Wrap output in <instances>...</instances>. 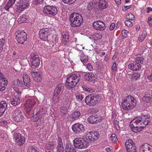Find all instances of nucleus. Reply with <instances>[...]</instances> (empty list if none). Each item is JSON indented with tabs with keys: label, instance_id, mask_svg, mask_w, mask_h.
<instances>
[{
	"label": "nucleus",
	"instance_id": "nucleus-46",
	"mask_svg": "<svg viewBox=\"0 0 152 152\" xmlns=\"http://www.w3.org/2000/svg\"><path fill=\"white\" fill-rule=\"evenodd\" d=\"M110 140L113 143H116L117 140V137L114 134H112L111 136Z\"/></svg>",
	"mask_w": 152,
	"mask_h": 152
},
{
	"label": "nucleus",
	"instance_id": "nucleus-54",
	"mask_svg": "<svg viewBox=\"0 0 152 152\" xmlns=\"http://www.w3.org/2000/svg\"><path fill=\"white\" fill-rule=\"evenodd\" d=\"M4 44V40L3 39H0V52L2 50V47Z\"/></svg>",
	"mask_w": 152,
	"mask_h": 152
},
{
	"label": "nucleus",
	"instance_id": "nucleus-19",
	"mask_svg": "<svg viewBox=\"0 0 152 152\" xmlns=\"http://www.w3.org/2000/svg\"><path fill=\"white\" fill-rule=\"evenodd\" d=\"M151 146L147 143L141 145L140 148V152H152Z\"/></svg>",
	"mask_w": 152,
	"mask_h": 152
},
{
	"label": "nucleus",
	"instance_id": "nucleus-8",
	"mask_svg": "<svg viewBox=\"0 0 152 152\" xmlns=\"http://www.w3.org/2000/svg\"><path fill=\"white\" fill-rule=\"evenodd\" d=\"M96 96V97L94 96L93 94H89L88 95L85 99V102L86 104L90 106H93L97 104L100 100L99 98L97 99Z\"/></svg>",
	"mask_w": 152,
	"mask_h": 152
},
{
	"label": "nucleus",
	"instance_id": "nucleus-18",
	"mask_svg": "<svg viewBox=\"0 0 152 152\" xmlns=\"http://www.w3.org/2000/svg\"><path fill=\"white\" fill-rule=\"evenodd\" d=\"M35 103L36 102L34 99L32 97H30L27 100L25 104V107L26 109L28 110V111H30Z\"/></svg>",
	"mask_w": 152,
	"mask_h": 152
},
{
	"label": "nucleus",
	"instance_id": "nucleus-58",
	"mask_svg": "<svg viewBox=\"0 0 152 152\" xmlns=\"http://www.w3.org/2000/svg\"><path fill=\"white\" fill-rule=\"evenodd\" d=\"M147 23L150 26H152V16H151L148 18Z\"/></svg>",
	"mask_w": 152,
	"mask_h": 152
},
{
	"label": "nucleus",
	"instance_id": "nucleus-25",
	"mask_svg": "<svg viewBox=\"0 0 152 152\" xmlns=\"http://www.w3.org/2000/svg\"><path fill=\"white\" fill-rule=\"evenodd\" d=\"M57 150L58 152H63L64 148L62 142L61 138L60 137H58L57 140Z\"/></svg>",
	"mask_w": 152,
	"mask_h": 152
},
{
	"label": "nucleus",
	"instance_id": "nucleus-52",
	"mask_svg": "<svg viewBox=\"0 0 152 152\" xmlns=\"http://www.w3.org/2000/svg\"><path fill=\"white\" fill-rule=\"evenodd\" d=\"M142 62L143 59L141 57H137L136 58L135 62H137V63H138L141 65L142 63Z\"/></svg>",
	"mask_w": 152,
	"mask_h": 152
},
{
	"label": "nucleus",
	"instance_id": "nucleus-33",
	"mask_svg": "<svg viewBox=\"0 0 152 152\" xmlns=\"http://www.w3.org/2000/svg\"><path fill=\"white\" fill-rule=\"evenodd\" d=\"M147 34V33L145 31H143L140 34L138 37V40L140 42H142L144 40Z\"/></svg>",
	"mask_w": 152,
	"mask_h": 152
},
{
	"label": "nucleus",
	"instance_id": "nucleus-11",
	"mask_svg": "<svg viewBox=\"0 0 152 152\" xmlns=\"http://www.w3.org/2000/svg\"><path fill=\"white\" fill-rule=\"evenodd\" d=\"M50 33V31L49 29L44 28L40 30L39 34L41 39L44 41H46L48 40V37Z\"/></svg>",
	"mask_w": 152,
	"mask_h": 152
},
{
	"label": "nucleus",
	"instance_id": "nucleus-15",
	"mask_svg": "<svg viewBox=\"0 0 152 152\" xmlns=\"http://www.w3.org/2000/svg\"><path fill=\"white\" fill-rule=\"evenodd\" d=\"M92 26L94 29L98 30H103L106 28L104 23L100 21L94 22Z\"/></svg>",
	"mask_w": 152,
	"mask_h": 152
},
{
	"label": "nucleus",
	"instance_id": "nucleus-2",
	"mask_svg": "<svg viewBox=\"0 0 152 152\" xmlns=\"http://www.w3.org/2000/svg\"><path fill=\"white\" fill-rule=\"evenodd\" d=\"M136 105V100L132 96L128 95L122 99L121 106L123 109L128 111L132 109Z\"/></svg>",
	"mask_w": 152,
	"mask_h": 152
},
{
	"label": "nucleus",
	"instance_id": "nucleus-12",
	"mask_svg": "<svg viewBox=\"0 0 152 152\" xmlns=\"http://www.w3.org/2000/svg\"><path fill=\"white\" fill-rule=\"evenodd\" d=\"M125 146L127 152H136V146L132 140H127L125 143Z\"/></svg>",
	"mask_w": 152,
	"mask_h": 152
},
{
	"label": "nucleus",
	"instance_id": "nucleus-35",
	"mask_svg": "<svg viewBox=\"0 0 152 152\" xmlns=\"http://www.w3.org/2000/svg\"><path fill=\"white\" fill-rule=\"evenodd\" d=\"M62 102L64 106L68 107L70 104L71 101L68 97H66L63 99Z\"/></svg>",
	"mask_w": 152,
	"mask_h": 152
},
{
	"label": "nucleus",
	"instance_id": "nucleus-17",
	"mask_svg": "<svg viewBox=\"0 0 152 152\" xmlns=\"http://www.w3.org/2000/svg\"><path fill=\"white\" fill-rule=\"evenodd\" d=\"M14 118L16 122L21 121L23 118V116L21 114V110L19 109H17L14 112Z\"/></svg>",
	"mask_w": 152,
	"mask_h": 152
},
{
	"label": "nucleus",
	"instance_id": "nucleus-44",
	"mask_svg": "<svg viewBox=\"0 0 152 152\" xmlns=\"http://www.w3.org/2000/svg\"><path fill=\"white\" fill-rule=\"evenodd\" d=\"M60 95L54 93L53 97V100L54 103H56L58 102Z\"/></svg>",
	"mask_w": 152,
	"mask_h": 152
},
{
	"label": "nucleus",
	"instance_id": "nucleus-27",
	"mask_svg": "<svg viewBox=\"0 0 152 152\" xmlns=\"http://www.w3.org/2000/svg\"><path fill=\"white\" fill-rule=\"evenodd\" d=\"M98 5L100 10L105 9L108 6L107 3L105 0H99Z\"/></svg>",
	"mask_w": 152,
	"mask_h": 152
},
{
	"label": "nucleus",
	"instance_id": "nucleus-38",
	"mask_svg": "<svg viewBox=\"0 0 152 152\" xmlns=\"http://www.w3.org/2000/svg\"><path fill=\"white\" fill-rule=\"evenodd\" d=\"M7 83V80H6L5 81H0V91H2L5 90Z\"/></svg>",
	"mask_w": 152,
	"mask_h": 152
},
{
	"label": "nucleus",
	"instance_id": "nucleus-48",
	"mask_svg": "<svg viewBox=\"0 0 152 152\" xmlns=\"http://www.w3.org/2000/svg\"><path fill=\"white\" fill-rule=\"evenodd\" d=\"M21 135L19 133H16L13 134V139L15 141H18V139L21 137Z\"/></svg>",
	"mask_w": 152,
	"mask_h": 152
},
{
	"label": "nucleus",
	"instance_id": "nucleus-59",
	"mask_svg": "<svg viewBox=\"0 0 152 152\" xmlns=\"http://www.w3.org/2000/svg\"><path fill=\"white\" fill-rule=\"evenodd\" d=\"M6 78L4 77L2 73L0 72V81H5Z\"/></svg>",
	"mask_w": 152,
	"mask_h": 152
},
{
	"label": "nucleus",
	"instance_id": "nucleus-43",
	"mask_svg": "<svg viewBox=\"0 0 152 152\" xmlns=\"http://www.w3.org/2000/svg\"><path fill=\"white\" fill-rule=\"evenodd\" d=\"M114 128L117 130H119L120 129L122 128L119 123V122L116 120L114 121Z\"/></svg>",
	"mask_w": 152,
	"mask_h": 152
},
{
	"label": "nucleus",
	"instance_id": "nucleus-14",
	"mask_svg": "<svg viewBox=\"0 0 152 152\" xmlns=\"http://www.w3.org/2000/svg\"><path fill=\"white\" fill-rule=\"evenodd\" d=\"M45 110H44V109L42 108V110L40 109L36 113V115L37 116L36 117L35 121L37 123V124H40L43 121L44 114L45 113Z\"/></svg>",
	"mask_w": 152,
	"mask_h": 152
},
{
	"label": "nucleus",
	"instance_id": "nucleus-32",
	"mask_svg": "<svg viewBox=\"0 0 152 152\" xmlns=\"http://www.w3.org/2000/svg\"><path fill=\"white\" fill-rule=\"evenodd\" d=\"M16 0H9L4 7L5 9L7 10H8L9 8L15 3Z\"/></svg>",
	"mask_w": 152,
	"mask_h": 152
},
{
	"label": "nucleus",
	"instance_id": "nucleus-56",
	"mask_svg": "<svg viewBox=\"0 0 152 152\" xmlns=\"http://www.w3.org/2000/svg\"><path fill=\"white\" fill-rule=\"evenodd\" d=\"M44 0H34V3L36 5L41 4Z\"/></svg>",
	"mask_w": 152,
	"mask_h": 152
},
{
	"label": "nucleus",
	"instance_id": "nucleus-55",
	"mask_svg": "<svg viewBox=\"0 0 152 152\" xmlns=\"http://www.w3.org/2000/svg\"><path fill=\"white\" fill-rule=\"evenodd\" d=\"M17 83L18 86L22 88L24 87V85L23 84L22 81L20 80L19 79H18L17 80Z\"/></svg>",
	"mask_w": 152,
	"mask_h": 152
},
{
	"label": "nucleus",
	"instance_id": "nucleus-57",
	"mask_svg": "<svg viewBox=\"0 0 152 152\" xmlns=\"http://www.w3.org/2000/svg\"><path fill=\"white\" fill-rule=\"evenodd\" d=\"M117 69L116 63L115 62L113 63L112 66V70L114 71H116Z\"/></svg>",
	"mask_w": 152,
	"mask_h": 152
},
{
	"label": "nucleus",
	"instance_id": "nucleus-1",
	"mask_svg": "<svg viewBox=\"0 0 152 152\" xmlns=\"http://www.w3.org/2000/svg\"><path fill=\"white\" fill-rule=\"evenodd\" d=\"M151 118L146 115H141L134 118L130 123V126L134 132L141 131L150 123Z\"/></svg>",
	"mask_w": 152,
	"mask_h": 152
},
{
	"label": "nucleus",
	"instance_id": "nucleus-41",
	"mask_svg": "<svg viewBox=\"0 0 152 152\" xmlns=\"http://www.w3.org/2000/svg\"><path fill=\"white\" fill-rule=\"evenodd\" d=\"M94 75H93L91 73H86L85 75L84 78L86 80H92V78L93 77V76Z\"/></svg>",
	"mask_w": 152,
	"mask_h": 152
},
{
	"label": "nucleus",
	"instance_id": "nucleus-63",
	"mask_svg": "<svg viewBox=\"0 0 152 152\" xmlns=\"http://www.w3.org/2000/svg\"><path fill=\"white\" fill-rule=\"evenodd\" d=\"M115 27V24L114 23H113L111 24L110 26L109 29L110 30L112 31Z\"/></svg>",
	"mask_w": 152,
	"mask_h": 152
},
{
	"label": "nucleus",
	"instance_id": "nucleus-23",
	"mask_svg": "<svg viewBox=\"0 0 152 152\" xmlns=\"http://www.w3.org/2000/svg\"><path fill=\"white\" fill-rule=\"evenodd\" d=\"M23 80L24 86L28 87L31 84V80L27 74H25L23 76Z\"/></svg>",
	"mask_w": 152,
	"mask_h": 152
},
{
	"label": "nucleus",
	"instance_id": "nucleus-16",
	"mask_svg": "<svg viewBox=\"0 0 152 152\" xmlns=\"http://www.w3.org/2000/svg\"><path fill=\"white\" fill-rule=\"evenodd\" d=\"M72 130L76 133H80L85 130L84 126L82 124L76 123L72 126Z\"/></svg>",
	"mask_w": 152,
	"mask_h": 152
},
{
	"label": "nucleus",
	"instance_id": "nucleus-29",
	"mask_svg": "<svg viewBox=\"0 0 152 152\" xmlns=\"http://www.w3.org/2000/svg\"><path fill=\"white\" fill-rule=\"evenodd\" d=\"M80 59L82 62L84 64L88 62L89 58L88 56L85 55L83 52H81Z\"/></svg>",
	"mask_w": 152,
	"mask_h": 152
},
{
	"label": "nucleus",
	"instance_id": "nucleus-62",
	"mask_svg": "<svg viewBox=\"0 0 152 152\" xmlns=\"http://www.w3.org/2000/svg\"><path fill=\"white\" fill-rule=\"evenodd\" d=\"M76 98L79 101H80L83 98V96L81 94L77 95L76 96Z\"/></svg>",
	"mask_w": 152,
	"mask_h": 152
},
{
	"label": "nucleus",
	"instance_id": "nucleus-13",
	"mask_svg": "<svg viewBox=\"0 0 152 152\" xmlns=\"http://www.w3.org/2000/svg\"><path fill=\"white\" fill-rule=\"evenodd\" d=\"M29 5L27 0H20L19 4L17 5L15 8L16 11L20 12L23 9L26 8Z\"/></svg>",
	"mask_w": 152,
	"mask_h": 152
},
{
	"label": "nucleus",
	"instance_id": "nucleus-20",
	"mask_svg": "<svg viewBox=\"0 0 152 152\" xmlns=\"http://www.w3.org/2000/svg\"><path fill=\"white\" fill-rule=\"evenodd\" d=\"M81 115L80 113L78 111L74 112L68 117V120L73 121L78 119Z\"/></svg>",
	"mask_w": 152,
	"mask_h": 152
},
{
	"label": "nucleus",
	"instance_id": "nucleus-5",
	"mask_svg": "<svg viewBox=\"0 0 152 152\" xmlns=\"http://www.w3.org/2000/svg\"><path fill=\"white\" fill-rule=\"evenodd\" d=\"M73 144L75 148L80 149L86 148L89 145V142L83 136L82 138H76L74 140Z\"/></svg>",
	"mask_w": 152,
	"mask_h": 152
},
{
	"label": "nucleus",
	"instance_id": "nucleus-47",
	"mask_svg": "<svg viewBox=\"0 0 152 152\" xmlns=\"http://www.w3.org/2000/svg\"><path fill=\"white\" fill-rule=\"evenodd\" d=\"M94 36V39L95 40H97L102 38V34L99 33H95Z\"/></svg>",
	"mask_w": 152,
	"mask_h": 152
},
{
	"label": "nucleus",
	"instance_id": "nucleus-7",
	"mask_svg": "<svg viewBox=\"0 0 152 152\" xmlns=\"http://www.w3.org/2000/svg\"><path fill=\"white\" fill-rule=\"evenodd\" d=\"M15 38L20 44H23L27 39V34L23 30H18L15 33Z\"/></svg>",
	"mask_w": 152,
	"mask_h": 152
},
{
	"label": "nucleus",
	"instance_id": "nucleus-39",
	"mask_svg": "<svg viewBox=\"0 0 152 152\" xmlns=\"http://www.w3.org/2000/svg\"><path fill=\"white\" fill-rule=\"evenodd\" d=\"M62 34L63 40L67 42L68 41L69 38V35L68 33L66 31H63L62 32Z\"/></svg>",
	"mask_w": 152,
	"mask_h": 152
},
{
	"label": "nucleus",
	"instance_id": "nucleus-45",
	"mask_svg": "<svg viewBox=\"0 0 152 152\" xmlns=\"http://www.w3.org/2000/svg\"><path fill=\"white\" fill-rule=\"evenodd\" d=\"M96 4L97 3L94 1L90 2L88 4V9L89 10L92 9L93 8H94L95 7Z\"/></svg>",
	"mask_w": 152,
	"mask_h": 152
},
{
	"label": "nucleus",
	"instance_id": "nucleus-28",
	"mask_svg": "<svg viewBox=\"0 0 152 152\" xmlns=\"http://www.w3.org/2000/svg\"><path fill=\"white\" fill-rule=\"evenodd\" d=\"M11 104L13 106L18 105L20 103V98L18 96H15L11 100Z\"/></svg>",
	"mask_w": 152,
	"mask_h": 152
},
{
	"label": "nucleus",
	"instance_id": "nucleus-21",
	"mask_svg": "<svg viewBox=\"0 0 152 152\" xmlns=\"http://www.w3.org/2000/svg\"><path fill=\"white\" fill-rule=\"evenodd\" d=\"M100 118V117L98 115L91 116L88 119V121L90 124L97 123L101 121V120Z\"/></svg>",
	"mask_w": 152,
	"mask_h": 152
},
{
	"label": "nucleus",
	"instance_id": "nucleus-60",
	"mask_svg": "<svg viewBox=\"0 0 152 152\" xmlns=\"http://www.w3.org/2000/svg\"><path fill=\"white\" fill-rule=\"evenodd\" d=\"M28 152H38L35 148L33 147H31L28 149Z\"/></svg>",
	"mask_w": 152,
	"mask_h": 152
},
{
	"label": "nucleus",
	"instance_id": "nucleus-51",
	"mask_svg": "<svg viewBox=\"0 0 152 152\" xmlns=\"http://www.w3.org/2000/svg\"><path fill=\"white\" fill-rule=\"evenodd\" d=\"M76 0H63L64 2L67 4H71L73 3Z\"/></svg>",
	"mask_w": 152,
	"mask_h": 152
},
{
	"label": "nucleus",
	"instance_id": "nucleus-40",
	"mask_svg": "<svg viewBox=\"0 0 152 152\" xmlns=\"http://www.w3.org/2000/svg\"><path fill=\"white\" fill-rule=\"evenodd\" d=\"M18 141H15L18 145H22L25 142V139L24 137L21 136V137L18 139Z\"/></svg>",
	"mask_w": 152,
	"mask_h": 152
},
{
	"label": "nucleus",
	"instance_id": "nucleus-53",
	"mask_svg": "<svg viewBox=\"0 0 152 152\" xmlns=\"http://www.w3.org/2000/svg\"><path fill=\"white\" fill-rule=\"evenodd\" d=\"M12 87L14 89V90L17 93L18 95L21 94V92L17 87L14 86H12Z\"/></svg>",
	"mask_w": 152,
	"mask_h": 152
},
{
	"label": "nucleus",
	"instance_id": "nucleus-31",
	"mask_svg": "<svg viewBox=\"0 0 152 152\" xmlns=\"http://www.w3.org/2000/svg\"><path fill=\"white\" fill-rule=\"evenodd\" d=\"M63 88V87L62 84H59L56 87L54 91V93L59 95H61L62 92H61Z\"/></svg>",
	"mask_w": 152,
	"mask_h": 152
},
{
	"label": "nucleus",
	"instance_id": "nucleus-42",
	"mask_svg": "<svg viewBox=\"0 0 152 152\" xmlns=\"http://www.w3.org/2000/svg\"><path fill=\"white\" fill-rule=\"evenodd\" d=\"M126 18L130 20H133L135 19L134 16L131 13H128L126 16Z\"/></svg>",
	"mask_w": 152,
	"mask_h": 152
},
{
	"label": "nucleus",
	"instance_id": "nucleus-4",
	"mask_svg": "<svg viewBox=\"0 0 152 152\" xmlns=\"http://www.w3.org/2000/svg\"><path fill=\"white\" fill-rule=\"evenodd\" d=\"M69 19L71 26L74 27L80 26L83 21L82 15L76 12L71 13L69 16Z\"/></svg>",
	"mask_w": 152,
	"mask_h": 152
},
{
	"label": "nucleus",
	"instance_id": "nucleus-61",
	"mask_svg": "<svg viewBox=\"0 0 152 152\" xmlns=\"http://www.w3.org/2000/svg\"><path fill=\"white\" fill-rule=\"evenodd\" d=\"M74 149L73 148H71V147H66L65 149V152H73V150Z\"/></svg>",
	"mask_w": 152,
	"mask_h": 152
},
{
	"label": "nucleus",
	"instance_id": "nucleus-49",
	"mask_svg": "<svg viewBox=\"0 0 152 152\" xmlns=\"http://www.w3.org/2000/svg\"><path fill=\"white\" fill-rule=\"evenodd\" d=\"M130 20H126L125 21V25L128 27H130L133 26L132 23L129 21Z\"/></svg>",
	"mask_w": 152,
	"mask_h": 152
},
{
	"label": "nucleus",
	"instance_id": "nucleus-64",
	"mask_svg": "<svg viewBox=\"0 0 152 152\" xmlns=\"http://www.w3.org/2000/svg\"><path fill=\"white\" fill-rule=\"evenodd\" d=\"M87 68L90 71H91L93 70V68L92 66L90 64H88L87 66Z\"/></svg>",
	"mask_w": 152,
	"mask_h": 152
},
{
	"label": "nucleus",
	"instance_id": "nucleus-34",
	"mask_svg": "<svg viewBox=\"0 0 152 152\" xmlns=\"http://www.w3.org/2000/svg\"><path fill=\"white\" fill-rule=\"evenodd\" d=\"M68 112V108L67 107L63 105L60 109L61 115L62 116H64Z\"/></svg>",
	"mask_w": 152,
	"mask_h": 152
},
{
	"label": "nucleus",
	"instance_id": "nucleus-26",
	"mask_svg": "<svg viewBox=\"0 0 152 152\" xmlns=\"http://www.w3.org/2000/svg\"><path fill=\"white\" fill-rule=\"evenodd\" d=\"M30 73L35 81L38 82L40 81L41 80V77L39 73L31 71Z\"/></svg>",
	"mask_w": 152,
	"mask_h": 152
},
{
	"label": "nucleus",
	"instance_id": "nucleus-30",
	"mask_svg": "<svg viewBox=\"0 0 152 152\" xmlns=\"http://www.w3.org/2000/svg\"><path fill=\"white\" fill-rule=\"evenodd\" d=\"M142 100L147 103H150L152 101V95L150 94L145 95L142 97Z\"/></svg>",
	"mask_w": 152,
	"mask_h": 152
},
{
	"label": "nucleus",
	"instance_id": "nucleus-50",
	"mask_svg": "<svg viewBox=\"0 0 152 152\" xmlns=\"http://www.w3.org/2000/svg\"><path fill=\"white\" fill-rule=\"evenodd\" d=\"M129 31L126 30H123L122 31V34L123 36L125 38H126L128 36V34Z\"/></svg>",
	"mask_w": 152,
	"mask_h": 152
},
{
	"label": "nucleus",
	"instance_id": "nucleus-3",
	"mask_svg": "<svg viewBox=\"0 0 152 152\" xmlns=\"http://www.w3.org/2000/svg\"><path fill=\"white\" fill-rule=\"evenodd\" d=\"M80 75L77 73L72 74L67 78L66 85L67 88L70 89L74 87L80 80Z\"/></svg>",
	"mask_w": 152,
	"mask_h": 152
},
{
	"label": "nucleus",
	"instance_id": "nucleus-36",
	"mask_svg": "<svg viewBox=\"0 0 152 152\" xmlns=\"http://www.w3.org/2000/svg\"><path fill=\"white\" fill-rule=\"evenodd\" d=\"M28 19V17L25 15L20 16L18 19V22L19 23H22L26 21Z\"/></svg>",
	"mask_w": 152,
	"mask_h": 152
},
{
	"label": "nucleus",
	"instance_id": "nucleus-24",
	"mask_svg": "<svg viewBox=\"0 0 152 152\" xmlns=\"http://www.w3.org/2000/svg\"><path fill=\"white\" fill-rule=\"evenodd\" d=\"M7 107V104L5 101H2L0 102V117L2 116Z\"/></svg>",
	"mask_w": 152,
	"mask_h": 152
},
{
	"label": "nucleus",
	"instance_id": "nucleus-10",
	"mask_svg": "<svg viewBox=\"0 0 152 152\" xmlns=\"http://www.w3.org/2000/svg\"><path fill=\"white\" fill-rule=\"evenodd\" d=\"M43 11L44 14L52 16L55 15L58 12L57 9L55 6L50 5L45 6Z\"/></svg>",
	"mask_w": 152,
	"mask_h": 152
},
{
	"label": "nucleus",
	"instance_id": "nucleus-37",
	"mask_svg": "<svg viewBox=\"0 0 152 152\" xmlns=\"http://www.w3.org/2000/svg\"><path fill=\"white\" fill-rule=\"evenodd\" d=\"M131 76V80L134 81H136L140 77V75L139 73H134Z\"/></svg>",
	"mask_w": 152,
	"mask_h": 152
},
{
	"label": "nucleus",
	"instance_id": "nucleus-9",
	"mask_svg": "<svg viewBox=\"0 0 152 152\" xmlns=\"http://www.w3.org/2000/svg\"><path fill=\"white\" fill-rule=\"evenodd\" d=\"M99 137V134L97 132H87L83 135V137L88 141H94L97 140Z\"/></svg>",
	"mask_w": 152,
	"mask_h": 152
},
{
	"label": "nucleus",
	"instance_id": "nucleus-6",
	"mask_svg": "<svg viewBox=\"0 0 152 152\" xmlns=\"http://www.w3.org/2000/svg\"><path fill=\"white\" fill-rule=\"evenodd\" d=\"M31 68L35 69L38 67L40 64V61L39 56L34 53H31L29 56L28 59Z\"/></svg>",
	"mask_w": 152,
	"mask_h": 152
},
{
	"label": "nucleus",
	"instance_id": "nucleus-22",
	"mask_svg": "<svg viewBox=\"0 0 152 152\" xmlns=\"http://www.w3.org/2000/svg\"><path fill=\"white\" fill-rule=\"evenodd\" d=\"M141 66L140 64L135 62L129 64L128 66L129 68L132 71L139 70L141 68Z\"/></svg>",
	"mask_w": 152,
	"mask_h": 152
}]
</instances>
